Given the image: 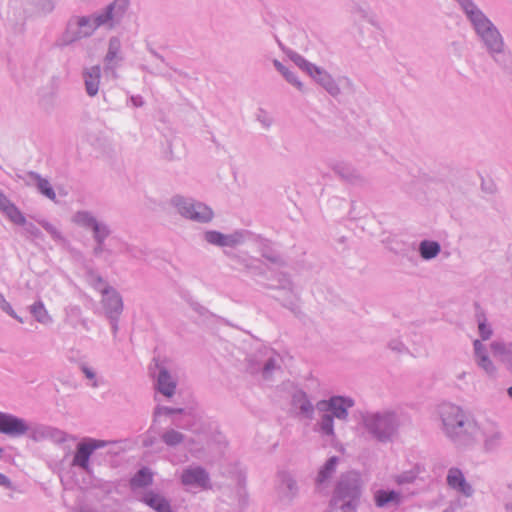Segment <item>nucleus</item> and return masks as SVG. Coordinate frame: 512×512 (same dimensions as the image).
I'll return each instance as SVG.
<instances>
[{
  "instance_id": "obj_1",
  "label": "nucleus",
  "mask_w": 512,
  "mask_h": 512,
  "mask_svg": "<svg viewBox=\"0 0 512 512\" xmlns=\"http://www.w3.org/2000/svg\"><path fill=\"white\" fill-rule=\"evenodd\" d=\"M440 413L447 434L450 437H459L465 424L462 410L458 406L446 404L441 407Z\"/></svg>"
},
{
  "instance_id": "obj_2",
  "label": "nucleus",
  "mask_w": 512,
  "mask_h": 512,
  "mask_svg": "<svg viewBox=\"0 0 512 512\" xmlns=\"http://www.w3.org/2000/svg\"><path fill=\"white\" fill-rule=\"evenodd\" d=\"M366 426L379 440H385L395 431V421L391 414L371 415L366 419Z\"/></svg>"
},
{
  "instance_id": "obj_3",
  "label": "nucleus",
  "mask_w": 512,
  "mask_h": 512,
  "mask_svg": "<svg viewBox=\"0 0 512 512\" xmlns=\"http://www.w3.org/2000/svg\"><path fill=\"white\" fill-rule=\"evenodd\" d=\"M115 5L123 8L127 7L128 0H115L114 4L109 6L104 14L93 17L92 19L81 17L78 19V26L80 28L87 27V30L81 31L80 36L85 37L93 33L99 26L105 24L112 19V9Z\"/></svg>"
},
{
  "instance_id": "obj_4",
  "label": "nucleus",
  "mask_w": 512,
  "mask_h": 512,
  "mask_svg": "<svg viewBox=\"0 0 512 512\" xmlns=\"http://www.w3.org/2000/svg\"><path fill=\"white\" fill-rule=\"evenodd\" d=\"M179 212L186 218L206 222L212 219V210L202 203H187L186 201H180L177 203Z\"/></svg>"
},
{
  "instance_id": "obj_5",
  "label": "nucleus",
  "mask_w": 512,
  "mask_h": 512,
  "mask_svg": "<svg viewBox=\"0 0 512 512\" xmlns=\"http://www.w3.org/2000/svg\"><path fill=\"white\" fill-rule=\"evenodd\" d=\"M460 4L463 6L467 15L471 19L474 24V27L477 33L484 37L490 30H493L494 27L491 22L480 12L478 11L473 3L470 0H458Z\"/></svg>"
},
{
  "instance_id": "obj_6",
  "label": "nucleus",
  "mask_w": 512,
  "mask_h": 512,
  "mask_svg": "<svg viewBox=\"0 0 512 512\" xmlns=\"http://www.w3.org/2000/svg\"><path fill=\"white\" fill-rule=\"evenodd\" d=\"M106 442L101 440L89 439L78 444L73 464L89 470V458L93 451L97 448L104 447Z\"/></svg>"
},
{
  "instance_id": "obj_7",
  "label": "nucleus",
  "mask_w": 512,
  "mask_h": 512,
  "mask_svg": "<svg viewBox=\"0 0 512 512\" xmlns=\"http://www.w3.org/2000/svg\"><path fill=\"white\" fill-rule=\"evenodd\" d=\"M352 399L343 398L340 396L332 397L328 402L321 401L318 403L320 409L327 407L331 410L335 417L345 419L347 417V410L353 406Z\"/></svg>"
},
{
  "instance_id": "obj_8",
  "label": "nucleus",
  "mask_w": 512,
  "mask_h": 512,
  "mask_svg": "<svg viewBox=\"0 0 512 512\" xmlns=\"http://www.w3.org/2000/svg\"><path fill=\"white\" fill-rule=\"evenodd\" d=\"M28 430L25 422L12 415L0 413V432L10 435H22Z\"/></svg>"
},
{
  "instance_id": "obj_9",
  "label": "nucleus",
  "mask_w": 512,
  "mask_h": 512,
  "mask_svg": "<svg viewBox=\"0 0 512 512\" xmlns=\"http://www.w3.org/2000/svg\"><path fill=\"white\" fill-rule=\"evenodd\" d=\"M304 66H305V69L306 71L311 75L313 76L314 78H317L318 81L331 93V94H336L338 93V88L337 86L334 84L333 80L331 79V77L321 71L318 67L312 65V64H309V63H304Z\"/></svg>"
},
{
  "instance_id": "obj_10",
  "label": "nucleus",
  "mask_w": 512,
  "mask_h": 512,
  "mask_svg": "<svg viewBox=\"0 0 512 512\" xmlns=\"http://www.w3.org/2000/svg\"><path fill=\"white\" fill-rule=\"evenodd\" d=\"M75 221L77 223H80L83 225H88V226L92 227L94 234H95V238L98 240L99 243H102L103 240L105 239V237L108 235L107 229L105 227H101L95 221V219H93L92 217L89 216L88 213L79 212L75 216Z\"/></svg>"
},
{
  "instance_id": "obj_11",
  "label": "nucleus",
  "mask_w": 512,
  "mask_h": 512,
  "mask_svg": "<svg viewBox=\"0 0 512 512\" xmlns=\"http://www.w3.org/2000/svg\"><path fill=\"white\" fill-rule=\"evenodd\" d=\"M447 481L449 486L453 489H456L467 496L471 494V488L465 481V478L460 470L455 468L451 469L448 473Z\"/></svg>"
},
{
  "instance_id": "obj_12",
  "label": "nucleus",
  "mask_w": 512,
  "mask_h": 512,
  "mask_svg": "<svg viewBox=\"0 0 512 512\" xmlns=\"http://www.w3.org/2000/svg\"><path fill=\"white\" fill-rule=\"evenodd\" d=\"M208 476L201 468L187 469L183 472L182 482L185 485H198L205 487Z\"/></svg>"
},
{
  "instance_id": "obj_13",
  "label": "nucleus",
  "mask_w": 512,
  "mask_h": 512,
  "mask_svg": "<svg viewBox=\"0 0 512 512\" xmlns=\"http://www.w3.org/2000/svg\"><path fill=\"white\" fill-rule=\"evenodd\" d=\"M84 78L87 93L90 96L96 95L99 87L100 67L95 66L89 69L87 72H85Z\"/></svg>"
},
{
  "instance_id": "obj_14",
  "label": "nucleus",
  "mask_w": 512,
  "mask_h": 512,
  "mask_svg": "<svg viewBox=\"0 0 512 512\" xmlns=\"http://www.w3.org/2000/svg\"><path fill=\"white\" fill-rule=\"evenodd\" d=\"M175 388H176V384L172 380L171 376L168 374L167 371L162 370L159 373V377H158V389H159V391L163 395H165L167 397H171L174 394V392H175Z\"/></svg>"
},
{
  "instance_id": "obj_15",
  "label": "nucleus",
  "mask_w": 512,
  "mask_h": 512,
  "mask_svg": "<svg viewBox=\"0 0 512 512\" xmlns=\"http://www.w3.org/2000/svg\"><path fill=\"white\" fill-rule=\"evenodd\" d=\"M0 209L14 223H16V224H24L25 218L22 215V213L13 204H11L5 196L3 197V201H1Z\"/></svg>"
},
{
  "instance_id": "obj_16",
  "label": "nucleus",
  "mask_w": 512,
  "mask_h": 512,
  "mask_svg": "<svg viewBox=\"0 0 512 512\" xmlns=\"http://www.w3.org/2000/svg\"><path fill=\"white\" fill-rule=\"evenodd\" d=\"M482 39L485 41L487 47L491 52H500L503 46V42L500 34L494 28L490 30Z\"/></svg>"
},
{
  "instance_id": "obj_17",
  "label": "nucleus",
  "mask_w": 512,
  "mask_h": 512,
  "mask_svg": "<svg viewBox=\"0 0 512 512\" xmlns=\"http://www.w3.org/2000/svg\"><path fill=\"white\" fill-rule=\"evenodd\" d=\"M482 39L485 41L487 47L491 52H500L503 46V42L500 34L494 28L490 30Z\"/></svg>"
},
{
  "instance_id": "obj_18",
  "label": "nucleus",
  "mask_w": 512,
  "mask_h": 512,
  "mask_svg": "<svg viewBox=\"0 0 512 512\" xmlns=\"http://www.w3.org/2000/svg\"><path fill=\"white\" fill-rule=\"evenodd\" d=\"M145 502L159 512H171L167 501L159 495L150 494L145 498Z\"/></svg>"
},
{
  "instance_id": "obj_19",
  "label": "nucleus",
  "mask_w": 512,
  "mask_h": 512,
  "mask_svg": "<svg viewBox=\"0 0 512 512\" xmlns=\"http://www.w3.org/2000/svg\"><path fill=\"white\" fill-rule=\"evenodd\" d=\"M376 504L379 507L386 505L389 502H399L400 496L394 491H377L375 494Z\"/></svg>"
},
{
  "instance_id": "obj_20",
  "label": "nucleus",
  "mask_w": 512,
  "mask_h": 512,
  "mask_svg": "<svg viewBox=\"0 0 512 512\" xmlns=\"http://www.w3.org/2000/svg\"><path fill=\"white\" fill-rule=\"evenodd\" d=\"M440 251V246L437 242L423 241L420 245V253L424 259L434 258Z\"/></svg>"
},
{
  "instance_id": "obj_21",
  "label": "nucleus",
  "mask_w": 512,
  "mask_h": 512,
  "mask_svg": "<svg viewBox=\"0 0 512 512\" xmlns=\"http://www.w3.org/2000/svg\"><path fill=\"white\" fill-rule=\"evenodd\" d=\"M152 482V473L148 469H141L131 480L135 487L146 486Z\"/></svg>"
},
{
  "instance_id": "obj_22",
  "label": "nucleus",
  "mask_w": 512,
  "mask_h": 512,
  "mask_svg": "<svg viewBox=\"0 0 512 512\" xmlns=\"http://www.w3.org/2000/svg\"><path fill=\"white\" fill-rule=\"evenodd\" d=\"M31 313L41 323H47L50 321L48 311L44 307L42 302H37L31 306Z\"/></svg>"
},
{
  "instance_id": "obj_23",
  "label": "nucleus",
  "mask_w": 512,
  "mask_h": 512,
  "mask_svg": "<svg viewBox=\"0 0 512 512\" xmlns=\"http://www.w3.org/2000/svg\"><path fill=\"white\" fill-rule=\"evenodd\" d=\"M206 240L211 244H216L219 246H226L229 245L231 240L228 236H225L219 232L216 231H209L205 235Z\"/></svg>"
},
{
  "instance_id": "obj_24",
  "label": "nucleus",
  "mask_w": 512,
  "mask_h": 512,
  "mask_svg": "<svg viewBox=\"0 0 512 512\" xmlns=\"http://www.w3.org/2000/svg\"><path fill=\"white\" fill-rule=\"evenodd\" d=\"M474 347H475L476 354L479 357V365L485 371L493 372L494 369H493L491 361L485 355H481V353H480V351L482 349V344L478 340H476L474 342Z\"/></svg>"
},
{
  "instance_id": "obj_25",
  "label": "nucleus",
  "mask_w": 512,
  "mask_h": 512,
  "mask_svg": "<svg viewBox=\"0 0 512 512\" xmlns=\"http://www.w3.org/2000/svg\"><path fill=\"white\" fill-rule=\"evenodd\" d=\"M105 305L110 313L119 312L122 308V302L118 295L113 294L111 296H107L104 299Z\"/></svg>"
},
{
  "instance_id": "obj_26",
  "label": "nucleus",
  "mask_w": 512,
  "mask_h": 512,
  "mask_svg": "<svg viewBox=\"0 0 512 512\" xmlns=\"http://www.w3.org/2000/svg\"><path fill=\"white\" fill-rule=\"evenodd\" d=\"M37 186L43 195H45L47 198L51 200H55V192L52 189L50 183L46 179L39 178Z\"/></svg>"
},
{
  "instance_id": "obj_27",
  "label": "nucleus",
  "mask_w": 512,
  "mask_h": 512,
  "mask_svg": "<svg viewBox=\"0 0 512 512\" xmlns=\"http://www.w3.org/2000/svg\"><path fill=\"white\" fill-rule=\"evenodd\" d=\"M336 462H337V459L335 457H332L329 459V461L326 463L325 467L319 473V476H318L319 482L324 481L331 475V473L335 469Z\"/></svg>"
},
{
  "instance_id": "obj_28",
  "label": "nucleus",
  "mask_w": 512,
  "mask_h": 512,
  "mask_svg": "<svg viewBox=\"0 0 512 512\" xmlns=\"http://www.w3.org/2000/svg\"><path fill=\"white\" fill-rule=\"evenodd\" d=\"M163 440L168 445H177L183 440V436L181 433L171 430L163 435Z\"/></svg>"
},
{
  "instance_id": "obj_29",
  "label": "nucleus",
  "mask_w": 512,
  "mask_h": 512,
  "mask_svg": "<svg viewBox=\"0 0 512 512\" xmlns=\"http://www.w3.org/2000/svg\"><path fill=\"white\" fill-rule=\"evenodd\" d=\"M321 430L327 435L333 434V420L330 416H324L322 418Z\"/></svg>"
},
{
  "instance_id": "obj_30",
  "label": "nucleus",
  "mask_w": 512,
  "mask_h": 512,
  "mask_svg": "<svg viewBox=\"0 0 512 512\" xmlns=\"http://www.w3.org/2000/svg\"><path fill=\"white\" fill-rule=\"evenodd\" d=\"M0 302H1V307L4 311H6L11 316L17 318L20 322H22V319L18 318L15 315L14 310L12 309L11 305L4 299V297L2 295H0Z\"/></svg>"
},
{
  "instance_id": "obj_31",
  "label": "nucleus",
  "mask_w": 512,
  "mask_h": 512,
  "mask_svg": "<svg viewBox=\"0 0 512 512\" xmlns=\"http://www.w3.org/2000/svg\"><path fill=\"white\" fill-rule=\"evenodd\" d=\"M279 68L289 82H291L292 84L297 86L299 89L302 88V84L296 80V78L294 77V75L291 72L284 70L281 66H279Z\"/></svg>"
},
{
  "instance_id": "obj_32",
  "label": "nucleus",
  "mask_w": 512,
  "mask_h": 512,
  "mask_svg": "<svg viewBox=\"0 0 512 512\" xmlns=\"http://www.w3.org/2000/svg\"><path fill=\"white\" fill-rule=\"evenodd\" d=\"M479 332H480L483 340L489 339V337L492 334L491 330L486 326V324L484 322L479 323Z\"/></svg>"
},
{
  "instance_id": "obj_33",
  "label": "nucleus",
  "mask_w": 512,
  "mask_h": 512,
  "mask_svg": "<svg viewBox=\"0 0 512 512\" xmlns=\"http://www.w3.org/2000/svg\"><path fill=\"white\" fill-rule=\"evenodd\" d=\"M118 47H119L118 41L112 40L110 42V48H109V52L107 54V58L108 59L111 60V59H113L116 56V51H117Z\"/></svg>"
},
{
  "instance_id": "obj_34",
  "label": "nucleus",
  "mask_w": 512,
  "mask_h": 512,
  "mask_svg": "<svg viewBox=\"0 0 512 512\" xmlns=\"http://www.w3.org/2000/svg\"><path fill=\"white\" fill-rule=\"evenodd\" d=\"M492 349L495 356H501L506 352V347L499 343H494Z\"/></svg>"
},
{
  "instance_id": "obj_35",
  "label": "nucleus",
  "mask_w": 512,
  "mask_h": 512,
  "mask_svg": "<svg viewBox=\"0 0 512 512\" xmlns=\"http://www.w3.org/2000/svg\"><path fill=\"white\" fill-rule=\"evenodd\" d=\"M0 485L5 487H10L11 482L10 480L4 475L0 473Z\"/></svg>"
},
{
  "instance_id": "obj_36",
  "label": "nucleus",
  "mask_w": 512,
  "mask_h": 512,
  "mask_svg": "<svg viewBox=\"0 0 512 512\" xmlns=\"http://www.w3.org/2000/svg\"><path fill=\"white\" fill-rule=\"evenodd\" d=\"M83 371H84V373L86 374V376L88 378H93L94 377V374L88 368H84Z\"/></svg>"
},
{
  "instance_id": "obj_37",
  "label": "nucleus",
  "mask_w": 512,
  "mask_h": 512,
  "mask_svg": "<svg viewBox=\"0 0 512 512\" xmlns=\"http://www.w3.org/2000/svg\"><path fill=\"white\" fill-rule=\"evenodd\" d=\"M271 369V362H268L265 366V372H268Z\"/></svg>"
},
{
  "instance_id": "obj_38",
  "label": "nucleus",
  "mask_w": 512,
  "mask_h": 512,
  "mask_svg": "<svg viewBox=\"0 0 512 512\" xmlns=\"http://www.w3.org/2000/svg\"><path fill=\"white\" fill-rule=\"evenodd\" d=\"M508 395L512 398V386L508 388Z\"/></svg>"
},
{
  "instance_id": "obj_39",
  "label": "nucleus",
  "mask_w": 512,
  "mask_h": 512,
  "mask_svg": "<svg viewBox=\"0 0 512 512\" xmlns=\"http://www.w3.org/2000/svg\"><path fill=\"white\" fill-rule=\"evenodd\" d=\"M302 410H303V411H308L309 409H308V408H306V407H304V406H302Z\"/></svg>"
}]
</instances>
